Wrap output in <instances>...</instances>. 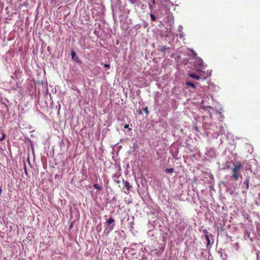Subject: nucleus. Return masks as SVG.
Segmentation results:
<instances>
[{
    "mask_svg": "<svg viewBox=\"0 0 260 260\" xmlns=\"http://www.w3.org/2000/svg\"><path fill=\"white\" fill-rule=\"evenodd\" d=\"M115 182L117 183H119L120 181L119 179H117L115 180Z\"/></svg>",
    "mask_w": 260,
    "mask_h": 260,
    "instance_id": "nucleus-15",
    "label": "nucleus"
},
{
    "mask_svg": "<svg viewBox=\"0 0 260 260\" xmlns=\"http://www.w3.org/2000/svg\"><path fill=\"white\" fill-rule=\"evenodd\" d=\"M128 126H129V125H128V124H126V125L124 126V128H128Z\"/></svg>",
    "mask_w": 260,
    "mask_h": 260,
    "instance_id": "nucleus-17",
    "label": "nucleus"
},
{
    "mask_svg": "<svg viewBox=\"0 0 260 260\" xmlns=\"http://www.w3.org/2000/svg\"><path fill=\"white\" fill-rule=\"evenodd\" d=\"M186 85L189 87H192V88H196V86L194 84L190 82H186Z\"/></svg>",
    "mask_w": 260,
    "mask_h": 260,
    "instance_id": "nucleus-6",
    "label": "nucleus"
},
{
    "mask_svg": "<svg viewBox=\"0 0 260 260\" xmlns=\"http://www.w3.org/2000/svg\"><path fill=\"white\" fill-rule=\"evenodd\" d=\"M204 233H207V230H205V231H204Z\"/></svg>",
    "mask_w": 260,
    "mask_h": 260,
    "instance_id": "nucleus-24",
    "label": "nucleus"
},
{
    "mask_svg": "<svg viewBox=\"0 0 260 260\" xmlns=\"http://www.w3.org/2000/svg\"><path fill=\"white\" fill-rule=\"evenodd\" d=\"M189 76L190 77H191V78H192L196 79H197V80H200V79H201V77H200L199 75H197V74H194V73H191V74H189Z\"/></svg>",
    "mask_w": 260,
    "mask_h": 260,
    "instance_id": "nucleus-4",
    "label": "nucleus"
},
{
    "mask_svg": "<svg viewBox=\"0 0 260 260\" xmlns=\"http://www.w3.org/2000/svg\"><path fill=\"white\" fill-rule=\"evenodd\" d=\"M194 66L197 69H203L204 67L203 64V60L199 57H197L194 62Z\"/></svg>",
    "mask_w": 260,
    "mask_h": 260,
    "instance_id": "nucleus-2",
    "label": "nucleus"
},
{
    "mask_svg": "<svg viewBox=\"0 0 260 260\" xmlns=\"http://www.w3.org/2000/svg\"><path fill=\"white\" fill-rule=\"evenodd\" d=\"M166 48L165 47H164L163 49H162V51H166Z\"/></svg>",
    "mask_w": 260,
    "mask_h": 260,
    "instance_id": "nucleus-19",
    "label": "nucleus"
},
{
    "mask_svg": "<svg viewBox=\"0 0 260 260\" xmlns=\"http://www.w3.org/2000/svg\"><path fill=\"white\" fill-rule=\"evenodd\" d=\"M104 67L105 68H110V64H105L104 65Z\"/></svg>",
    "mask_w": 260,
    "mask_h": 260,
    "instance_id": "nucleus-14",
    "label": "nucleus"
},
{
    "mask_svg": "<svg viewBox=\"0 0 260 260\" xmlns=\"http://www.w3.org/2000/svg\"><path fill=\"white\" fill-rule=\"evenodd\" d=\"M114 219L112 217H110L107 220V223L108 225H110L111 223L114 222Z\"/></svg>",
    "mask_w": 260,
    "mask_h": 260,
    "instance_id": "nucleus-8",
    "label": "nucleus"
},
{
    "mask_svg": "<svg viewBox=\"0 0 260 260\" xmlns=\"http://www.w3.org/2000/svg\"><path fill=\"white\" fill-rule=\"evenodd\" d=\"M143 110L144 112H145V113L147 114V115H148L149 112V111H148V108L147 107H145L143 109Z\"/></svg>",
    "mask_w": 260,
    "mask_h": 260,
    "instance_id": "nucleus-12",
    "label": "nucleus"
},
{
    "mask_svg": "<svg viewBox=\"0 0 260 260\" xmlns=\"http://www.w3.org/2000/svg\"><path fill=\"white\" fill-rule=\"evenodd\" d=\"M174 169L173 168H170V169H166L165 170V172L167 173H173L174 172Z\"/></svg>",
    "mask_w": 260,
    "mask_h": 260,
    "instance_id": "nucleus-10",
    "label": "nucleus"
},
{
    "mask_svg": "<svg viewBox=\"0 0 260 260\" xmlns=\"http://www.w3.org/2000/svg\"><path fill=\"white\" fill-rule=\"evenodd\" d=\"M25 172L26 174H27V172H26V170H25Z\"/></svg>",
    "mask_w": 260,
    "mask_h": 260,
    "instance_id": "nucleus-25",
    "label": "nucleus"
},
{
    "mask_svg": "<svg viewBox=\"0 0 260 260\" xmlns=\"http://www.w3.org/2000/svg\"><path fill=\"white\" fill-rule=\"evenodd\" d=\"M93 187L94 188L97 189L98 190H101L102 188L98 184H94Z\"/></svg>",
    "mask_w": 260,
    "mask_h": 260,
    "instance_id": "nucleus-11",
    "label": "nucleus"
},
{
    "mask_svg": "<svg viewBox=\"0 0 260 260\" xmlns=\"http://www.w3.org/2000/svg\"><path fill=\"white\" fill-rule=\"evenodd\" d=\"M2 191V188L0 187V194L1 193Z\"/></svg>",
    "mask_w": 260,
    "mask_h": 260,
    "instance_id": "nucleus-22",
    "label": "nucleus"
},
{
    "mask_svg": "<svg viewBox=\"0 0 260 260\" xmlns=\"http://www.w3.org/2000/svg\"><path fill=\"white\" fill-rule=\"evenodd\" d=\"M193 54H194V56H196L197 55V54L196 53H195V52L193 53Z\"/></svg>",
    "mask_w": 260,
    "mask_h": 260,
    "instance_id": "nucleus-23",
    "label": "nucleus"
},
{
    "mask_svg": "<svg viewBox=\"0 0 260 260\" xmlns=\"http://www.w3.org/2000/svg\"><path fill=\"white\" fill-rule=\"evenodd\" d=\"M151 2H152V3L153 4H155V0H152V1H151Z\"/></svg>",
    "mask_w": 260,
    "mask_h": 260,
    "instance_id": "nucleus-18",
    "label": "nucleus"
},
{
    "mask_svg": "<svg viewBox=\"0 0 260 260\" xmlns=\"http://www.w3.org/2000/svg\"><path fill=\"white\" fill-rule=\"evenodd\" d=\"M72 227H73V225H72V224H71L70 225V229L72 228Z\"/></svg>",
    "mask_w": 260,
    "mask_h": 260,
    "instance_id": "nucleus-21",
    "label": "nucleus"
},
{
    "mask_svg": "<svg viewBox=\"0 0 260 260\" xmlns=\"http://www.w3.org/2000/svg\"><path fill=\"white\" fill-rule=\"evenodd\" d=\"M123 182L124 183V186L126 188V190H127V191H128L132 187V186L131 185V184L128 181H124L123 179Z\"/></svg>",
    "mask_w": 260,
    "mask_h": 260,
    "instance_id": "nucleus-3",
    "label": "nucleus"
},
{
    "mask_svg": "<svg viewBox=\"0 0 260 260\" xmlns=\"http://www.w3.org/2000/svg\"><path fill=\"white\" fill-rule=\"evenodd\" d=\"M114 228V225H113L112 226H110V229L111 230H112Z\"/></svg>",
    "mask_w": 260,
    "mask_h": 260,
    "instance_id": "nucleus-20",
    "label": "nucleus"
},
{
    "mask_svg": "<svg viewBox=\"0 0 260 260\" xmlns=\"http://www.w3.org/2000/svg\"><path fill=\"white\" fill-rule=\"evenodd\" d=\"M205 237L207 241V246L208 247L210 243V240L208 234H205Z\"/></svg>",
    "mask_w": 260,
    "mask_h": 260,
    "instance_id": "nucleus-5",
    "label": "nucleus"
},
{
    "mask_svg": "<svg viewBox=\"0 0 260 260\" xmlns=\"http://www.w3.org/2000/svg\"><path fill=\"white\" fill-rule=\"evenodd\" d=\"M249 179L247 178L246 180L244 181V184L246 185L247 189L249 187Z\"/></svg>",
    "mask_w": 260,
    "mask_h": 260,
    "instance_id": "nucleus-9",
    "label": "nucleus"
},
{
    "mask_svg": "<svg viewBox=\"0 0 260 260\" xmlns=\"http://www.w3.org/2000/svg\"><path fill=\"white\" fill-rule=\"evenodd\" d=\"M75 55H76L75 52L74 51H72V54H71L72 59L75 60L76 61H77V62H79V61H78L79 58L77 57H76V58H74Z\"/></svg>",
    "mask_w": 260,
    "mask_h": 260,
    "instance_id": "nucleus-7",
    "label": "nucleus"
},
{
    "mask_svg": "<svg viewBox=\"0 0 260 260\" xmlns=\"http://www.w3.org/2000/svg\"><path fill=\"white\" fill-rule=\"evenodd\" d=\"M150 16L151 17V19L152 20L155 21L156 20V18H155V17L154 14H150Z\"/></svg>",
    "mask_w": 260,
    "mask_h": 260,
    "instance_id": "nucleus-13",
    "label": "nucleus"
},
{
    "mask_svg": "<svg viewBox=\"0 0 260 260\" xmlns=\"http://www.w3.org/2000/svg\"><path fill=\"white\" fill-rule=\"evenodd\" d=\"M241 168L242 165L240 164H237L236 165L234 166V168L232 170L233 174L231 177L232 179L238 180L240 177H241L242 175L240 172V170Z\"/></svg>",
    "mask_w": 260,
    "mask_h": 260,
    "instance_id": "nucleus-1",
    "label": "nucleus"
},
{
    "mask_svg": "<svg viewBox=\"0 0 260 260\" xmlns=\"http://www.w3.org/2000/svg\"><path fill=\"white\" fill-rule=\"evenodd\" d=\"M5 135H3V137H2L1 139H0V140H4V138H5Z\"/></svg>",
    "mask_w": 260,
    "mask_h": 260,
    "instance_id": "nucleus-16",
    "label": "nucleus"
}]
</instances>
